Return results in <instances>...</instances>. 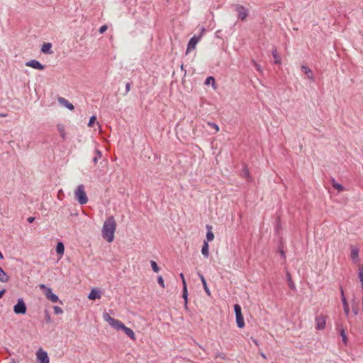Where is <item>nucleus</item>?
Masks as SVG:
<instances>
[{
    "label": "nucleus",
    "instance_id": "obj_4",
    "mask_svg": "<svg viewBox=\"0 0 363 363\" xmlns=\"http://www.w3.org/2000/svg\"><path fill=\"white\" fill-rule=\"evenodd\" d=\"M27 307L22 298H18L16 304L13 306V312L16 314H25Z\"/></svg>",
    "mask_w": 363,
    "mask_h": 363
},
{
    "label": "nucleus",
    "instance_id": "obj_7",
    "mask_svg": "<svg viewBox=\"0 0 363 363\" xmlns=\"http://www.w3.org/2000/svg\"><path fill=\"white\" fill-rule=\"evenodd\" d=\"M26 66L30 67L38 70H43L45 69V66L36 60H31L26 62Z\"/></svg>",
    "mask_w": 363,
    "mask_h": 363
},
{
    "label": "nucleus",
    "instance_id": "obj_30",
    "mask_svg": "<svg viewBox=\"0 0 363 363\" xmlns=\"http://www.w3.org/2000/svg\"><path fill=\"white\" fill-rule=\"evenodd\" d=\"M234 311L235 316L242 315V308L239 304L234 305Z\"/></svg>",
    "mask_w": 363,
    "mask_h": 363
},
{
    "label": "nucleus",
    "instance_id": "obj_27",
    "mask_svg": "<svg viewBox=\"0 0 363 363\" xmlns=\"http://www.w3.org/2000/svg\"><path fill=\"white\" fill-rule=\"evenodd\" d=\"M55 250H56L57 254L62 255L64 253V251H65V246H64L63 242H58L57 245H56Z\"/></svg>",
    "mask_w": 363,
    "mask_h": 363
},
{
    "label": "nucleus",
    "instance_id": "obj_3",
    "mask_svg": "<svg viewBox=\"0 0 363 363\" xmlns=\"http://www.w3.org/2000/svg\"><path fill=\"white\" fill-rule=\"evenodd\" d=\"M233 7L238 12V18L242 21H245L249 15V10L244 6L239 4H233Z\"/></svg>",
    "mask_w": 363,
    "mask_h": 363
},
{
    "label": "nucleus",
    "instance_id": "obj_52",
    "mask_svg": "<svg viewBox=\"0 0 363 363\" xmlns=\"http://www.w3.org/2000/svg\"><path fill=\"white\" fill-rule=\"evenodd\" d=\"M280 253H281V256H283V257H284V256H285V253H284V252L283 250H281V251L280 252Z\"/></svg>",
    "mask_w": 363,
    "mask_h": 363
},
{
    "label": "nucleus",
    "instance_id": "obj_41",
    "mask_svg": "<svg viewBox=\"0 0 363 363\" xmlns=\"http://www.w3.org/2000/svg\"><path fill=\"white\" fill-rule=\"evenodd\" d=\"M107 28H108V26L106 25H103L99 28V33H104L107 30Z\"/></svg>",
    "mask_w": 363,
    "mask_h": 363
},
{
    "label": "nucleus",
    "instance_id": "obj_20",
    "mask_svg": "<svg viewBox=\"0 0 363 363\" xmlns=\"http://www.w3.org/2000/svg\"><path fill=\"white\" fill-rule=\"evenodd\" d=\"M101 157H102L101 152L98 149H95L94 150V156L92 160V161L95 165L97 164L99 160H100L101 158Z\"/></svg>",
    "mask_w": 363,
    "mask_h": 363
},
{
    "label": "nucleus",
    "instance_id": "obj_47",
    "mask_svg": "<svg viewBox=\"0 0 363 363\" xmlns=\"http://www.w3.org/2000/svg\"><path fill=\"white\" fill-rule=\"evenodd\" d=\"M35 220V218L34 217H29L27 220L29 223H32Z\"/></svg>",
    "mask_w": 363,
    "mask_h": 363
},
{
    "label": "nucleus",
    "instance_id": "obj_36",
    "mask_svg": "<svg viewBox=\"0 0 363 363\" xmlns=\"http://www.w3.org/2000/svg\"><path fill=\"white\" fill-rule=\"evenodd\" d=\"M96 117L95 116H91L89 118V123H88V126L92 127L94 123L96 122Z\"/></svg>",
    "mask_w": 363,
    "mask_h": 363
},
{
    "label": "nucleus",
    "instance_id": "obj_56",
    "mask_svg": "<svg viewBox=\"0 0 363 363\" xmlns=\"http://www.w3.org/2000/svg\"><path fill=\"white\" fill-rule=\"evenodd\" d=\"M61 191H62L61 190L58 191V197H59L60 196H61V194H60V192H61Z\"/></svg>",
    "mask_w": 363,
    "mask_h": 363
},
{
    "label": "nucleus",
    "instance_id": "obj_24",
    "mask_svg": "<svg viewBox=\"0 0 363 363\" xmlns=\"http://www.w3.org/2000/svg\"><path fill=\"white\" fill-rule=\"evenodd\" d=\"M286 278L289 288L292 290L296 289L295 284L292 281L291 275L289 272H286Z\"/></svg>",
    "mask_w": 363,
    "mask_h": 363
},
{
    "label": "nucleus",
    "instance_id": "obj_16",
    "mask_svg": "<svg viewBox=\"0 0 363 363\" xmlns=\"http://www.w3.org/2000/svg\"><path fill=\"white\" fill-rule=\"evenodd\" d=\"M52 44L50 43H45L43 45L41 48V52L45 54H51L52 51L51 50Z\"/></svg>",
    "mask_w": 363,
    "mask_h": 363
},
{
    "label": "nucleus",
    "instance_id": "obj_46",
    "mask_svg": "<svg viewBox=\"0 0 363 363\" xmlns=\"http://www.w3.org/2000/svg\"><path fill=\"white\" fill-rule=\"evenodd\" d=\"M6 289H3L2 290L0 291V298H1L6 293Z\"/></svg>",
    "mask_w": 363,
    "mask_h": 363
},
{
    "label": "nucleus",
    "instance_id": "obj_37",
    "mask_svg": "<svg viewBox=\"0 0 363 363\" xmlns=\"http://www.w3.org/2000/svg\"><path fill=\"white\" fill-rule=\"evenodd\" d=\"M53 309H54V313L55 314H62L63 313L62 309L57 306H54Z\"/></svg>",
    "mask_w": 363,
    "mask_h": 363
},
{
    "label": "nucleus",
    "instance_id": "obj_8",
    "mask_svg": "<svg viewBox=\"0 0 363 363\" xmlns=\"http://www.w3.org/2000/svg\"><path fill=\"white\" fill-rule=\"evenodd\" d=\"M316 329L323 330L325 326V319L323 315H319L315 318Z\"/></svg>",
    "mask_w": 363,
    "mask_h": 363
},
{
    "label": "nucleus",
    "instance_id": "obj_17",
    "mask_svg": "<svg viewBox=\"0 0 363 363\" xmlns=\"http://www.w3.org/2000/svg\"><path fill=\"white\" fill-rule=\"evenodd\" d=\"M9 281V276L0 267V281L6 283Z\"/></svg>",
    "mask_w": 363,
    "mask_h": 363
},
{
    "label": "nucleus",
    "instance_id": "obj_22",
    "mask_svg": "<svg viewBox=\"0 0 363 363\" xmlns=\"http://www.w3.org/2000/svg\"><path fill=\"white\" fill-rule=\"evenodd\" d=\"M358 257H359V249L358 248H354V247H352V250H351V259L353 262H357V259H358Z\"/></svg>",
    "mask_w": 363,
    "mask_h": 363
},
{
    "label": "nucleus",
    "instance_id": "obj_55",
    "mask_svg": "<svg viewBox=\"0 0 363 363\" xmlns=\"http://www.w3.org/2000/svg\"><path fill=\"white\" fill-rule=\"evenodd\" d=\"M61 191H62L61 190L58 191V197H59L60 196H61V194H60V192H61Z\"/></svg>",
    "mask_w": 363,
    "mask_h": 363
},
{
    "label": "nucleus",
    "instance_id": "obj_58",
    "mask_svg": "<svg viewBox=\"0 0 363 363\" xmlns=\"http://www.w3.org/2000/svg\"><path fill=\"white\" fill-rule=\"evenodd\" d=\"M354 314H357V311H354Z\"/></svg>",
    "mask_w": 363,
    "mask_h": 363
},
{
    "label": "nucleus",
    "instance_id": "obj_51",
    "mask_svg": "<svg viewBox=\"0 0 363 363\" xmlns=\"http://www.w3.org/2000/svg\"><path fill=\"white\" fill-rule=\"evenodd\" d=\"M216 357H220V358H222V359H224V358H225V357H224L223 354H219V355L218 354Z\"/></svg>",
    "mask_w": 363,
    "mask_h": 363
},
{
    "label": "nucleus",
    "instance_id": "obj_2",
    "mask_svg": "<svg viewBox=\"0 0 363 363\" xmlns=\"http://www.w3.org/2000/svg\"><path fill=\"white\" fill-rule=\"evenodd\" d=\"M74 195L75 199L81 205H84L87 203L88 197L84 191V186L83 184H79L77 186L74 191Z\"/></svg>",
    "mask_w": 363,
    "mask_h": 363
},
{
    "label": "nucleus",
    "instance_id": "obj_19",
    "mask_svg": "<svg viewBox=\"0 0 363 363\" xmlns=\"http://www.w3.org/2000/svg\"><path fill=\"white\" fill-rule=\"evenodd\" d=\"M208 247L209 246L208 242L204 241L201 248V253L205 257H208L209 256Z\"/></svg>",
    "mask_w": 363,
    "mask_h": 363
},
{
    "label": "nucleus",
    "instance_id": "obj_23",
    "mask_svg": "<svg viewBox=\"0 0 363 363\" xmlns=\"http://www.w3.org/2000/svg\"><path fill=\"white\" fill-rule=\"evenodd\" d=\"M331 184L333 187L337 190L339 192L342 191L345 189L344 186L342 184H338L335 182V179H332Z\"/></svg>",
    "mask_w": 363,
    "mask_h": 363
},
{
    "label": "nucleus",
    "instance_id": "obj_54",
    "mask_svg": "<svg viewBox=\"0 0 363 363\" xmlns=\"http://www.w3.org/2000/svg\"><path fill=\"white\" fill-rule=\"evenodd\" d=\"M253 342H255V345H258V342L257 340H254Z\"/></svg>",
    "mask_w": 363,
    "mask_h": 363
},
{
    "label": "nucleus",
    "instance_id": "obj_59",
    "mask_svg": "<svg viewBox=\"0 0 363 363\" xmlns=\"http://www.w3.org/2000/svg\"><path fill=\"white\" fill-rule=\"evenodd\" d=\"M362 307H363V296H362Z\"/></svg>",
    "mask_w": 363,
    "mask_h": 363
},
{
    "label": "nucleus",
    "instance_id": "obj_18",
    "mask_svg": "<svg viewBox=\"0 0 363 363\" xmlns=\"http://www.w3.org/2000/svg\"><path fill=\"white\" fill-rule=\"evenodd\" d=\"M206 228L208 230L206 233V239L208 241H212L214 239V234L212 232V226L209 225H206Z\"/></svg>",
    "mask_w": 363,
    "mask_h": 363
},
{
    "label": "nucleus",
    "instance_id": "obj_25",
    "mask_svg": "<svg viewBox=\"0 0 363 363\" xmlns=\"http://www.w3.org/2000/svg\"><path fill=\"white\" fill-rule=\"evenodd\" d=\"M182 297L185 302V306L187 305V300H188V291H187V285L186 282L184 281V287H183V291H182Z\"/></svg>",
    "mask_w": 363,
    "mask_h": 363
},
{
    "label": "nucleus",
    "instance_id": "obj_45",
    "mask_svg": "<svg viewBox=\"0 0 363 363\" xmlns=\"http://www.w3.org/2000/svg\"><path fill=\"white\" fill-rule=\"evenodd\" d=\"M39 287H40V289L43 290L44 291L48 288V286H46L43 284H40Z\"/></svg>",
    "mask_w": 363,
    "mask_h": 363
},
{
    "label": "nucleus",
    "instance_id": "obj_38",
    "mask_svg": "<svg viewBox=\"0 0 363 363\" xmlns=\"http://www.w3.org/2000/svg\"><path fill=\"white\" fill-rule=\"evenodd\" d=\"M157 282L162 288H164V282L162 276L157 277Z\"/></svg>",
    "mask_w": 363,
    "mask_h": 363
},
{
    "label": "nucleus",
    "instance_id": "obj_9",
    "mask_svg": "<svg viewBox=\"0 0 363 363\" xmlns=\"http://www.w3.org/2000/svg\"><path fill=\"white\" fill-rule=\"evenodd\" d=\"M57 101H58V102H59L61 105H62V106H64L67 107L69 110H70V111L74 110V106H73V104H72L71 103H69V102L68 101V100H67L65 98H64V97H61V96H60V97H58Z\"/></svg>",
    "mask_w": 363,
    "mask_h": 363
},
{
    "label": "nucleus",
    "instance_id": "obj_29",
    "mask_svg": "<svg viewBox=\"0 0 363 363\" xmlns=\"http://www.w3.org/2000/svg\"><path fill=\"white\" fill-rule=\"evenodd\" d=\"M212 84V85L215 87V85H216V81H215V79L213 77H208L206 79V81H205V84L206 85H208L210 84Z\"/></svg>",
    "mask_w": 363,
    "mask_h": 363
},
{
    "label": "nucleus",
    "instance_id": "obj_39",
    "mask_svg": "<svg viewBox=\"0 0 363 363\" xmlns=\"http://www.w3.org/2000/svg\"><path fill=\"white\" fill-rule=\"evenodd\" d=\"M44 294L46 296V298H48L50 295H51L52 294V289L48 287L45 291H44Z\"/></svg>",
    "mask_w": 363,
    "mask_h": 363
},
{
    "label": "nucleus",
    "instance_id": "obj_13",
    "mask_svg": "<svg viewBox=\"0 0 363 363\" xmlns=\"http://www.w3.org/2000/svg\"><path fill=\"white\" fill-rule=\"evenodd\" d=\"M341 295H342V304H343L344 312L347 315L349 314V312H350L349 305H348V303H347V301L346 300V298H345V296L344 295V291H343V289L342 288H341Z\"/></svg>",
    "mask_w": 363,
    "mask_h": 363
},
{
    "label": "nucleus",
    "instance_id": "obj_35",
    "mask_svg": "<svg viewBox=\"0 0 363 363\" xmlns=\"http://www.w3.org/2000/svg\"><path fill=\"white\" fill-rule=\"evenodd\" d=\"M208 125L215 130V133H217L219 131V127L217 124L212 123V122H208Z\"/></svg>",
    "mask_w": 363,
    "mask_h": 363
},
{
    "label": "nucleus",
    "instance_id": "obj_32",
    "mask_svg": "<svg viewBox=\"0 0 363 363\" xmlns=\"http://www.w3.org/2000/svg\"><path fill=\"white\" fill-rule=\"evenodd\" d=\"M48 299L50 300L52 303H56L59 301V298H58L57 295H56L53 293L51 295H50V296L48 298Z\"/></svg>",
    "mask_w": 363,
    "mask_h": 363
},
{
    "label": "nucleus",
    "instance_id": "obj_26",
    "mask_svg": "<svg viewBox=\"0 0 363 363\" xmlns=\"http://www.w3.org/2000/svg\"><path fill=\"white\" fill-rule=\"evenodd\" d=\"M272 56L274 59V63L275 64H280L281 63V58L278 54L277 48H274L272 50Z\"/></svg>",
    "mask_w": 363,
    "mask_h": 363
},
{
    "label": "nucleus",
    "instance_id": "obj_40",
    "mask_svg": "<svg viewBox=\"0 0 363 363\" xmlns=\"http://www.w3.org/2000/svg\"><path fill=\"white\" fill-rule=\"evenodd\" d=\"M242 174L244 177H250V172L249 170L245 167L242 169Z\"/></svg>",
    "mask_w": 363,
    "mask_h": 363
},
{
    "label": "nucleus",
    "instance_id": "obj_33",
    "mask_svg": "<svg viewBox=\"0 0 363 363\" xmlns=\"http://www.w3.org/2000/svg\"><path fill=\"white\" fill-rule=\"evenodd\" d=\"M103 318L108 323H110L111 322V320H113L114 319L108 313H104Z\"/></svg>",
    "mask_w": 363,
    "mask_h": 363
},
{
    "label": "nucleus",
    "instance_id": "obj_15",
    "mask_svg": "<svg viewBox=\"0 0 363 363\" xmlns=\"http://www.w3.org/2000/svg\"><path fill=\"white\" fill-rule=\"evenodd\" d=\"M301 70L305 73L307 78H308L309 79H312V80L313 79V74L311 69L308 66L302 65Z\"/></svg>",
    "mask_w": 363,
    "mask_h": 363
},
{
    "label": "nucleus",
    "instance_id": "obj_28",
    "mask_svg": "<svg viewBox=\"0 0 363 363\" xmlns=\"http://www.w3.org/2000/svg\"><path fill=\"white\" fill-rule=\"evenodd\" d=\"M57 130L59 131V133L60 134L61 138L63 140H65V138H66V132H65L64 125H62V124H58L57 125Z\"/></svg>",
    "mask_w": 363,
    "mask_h": 363
},
{
    "label": "nucleus",
    "instance_id": "obj_57",
    "mask_svg": "<svg viewBox=\"0 0 363 363\" xmlns=\"http://www.w3.org/2000/svg\"><path fill=\"white\" fill-rule=\"evenodd\" d=\"M6 116V114H1V115H0V116H3V117H4V116Z\"/></svg>",
    "mask_w": 363,
    "mask_h": 363
},
{
    "label": "nucleus",
    "instance_id": "obj_44",
    "mask_svg": "<svg viewBox=\"0 0 363 363\" xmlns=\"http://www.w3.org/2000/svg\"><path fill=\"white\" fill-rule=\"evenodd\" d=\"M45 320H46L47 323H50V315H49V313H48V312L47 311H45Z\"/></svg>",
    "mask_w": 363,
    "mask_h": 363
},
{
    "label": "nucleus",
    "instance_id": "obj_6",
    "mask_svg": "<svg viewBox=\"0 0 363 363\" xmlns=\"http://www.w3.org/2000/svg\"><path fill=\"white\" fill-rule=\"evenodd\" d=\"M37 359L40 363H49V357L46 352L43 351L42 349L38 350L37 353Z\"/></svg>",
    "mask_w": 363,
    "mask_h": 363
},
{
    "label": "nucleus",
    "instance_id": "obj_48",
    "mask_svg": "<svg viewBox=\"0 0 363 363\" xmlns=\"http://www.w3.org/2000/svg\"><path fill=\"white\" fill-rule=\"evenodd\" d=\"M179 277H181L182 280V285L184 286V281H185V279H184V274L183 273H181L179 274Z\"/></svg>",
    "mask_w": 363,
    "mask_h": 363
},
{
    "label": "nucleus",
    "instance_id": "obj_50",
    "mask_svg": "<svg viewBox=\"0 0 363 363\" xmlns=\"http://www.w3.org/2000/svg\"><path fill=\"white\" fill-rule=\"evenodd\" d=\"M260 355H261L264 359H266V358H267L266 355H265V354H264V353H263V352H261V353H260Z\"/></svg>",
    "mask_w": 363,
    "mask_h": 363
},
{
    "label": "nucleus",
    "instance_id": "obj_5",
    "mask_svg": "<svg viewBox=\"0 0 363 363\" xmlns=\"http://www.w3.org/2000/svg\"><path fill=\"white\" fill-rule=\"evenodd\" d=\"M201 39V35H194L193 36L189 41L187 45V48L186 51V55H187L190 51L195 49L196 44Z\"/></svg>",
    "mask_w": 363,
    "mask_h": 363
},
{
    "label": "nucleus",
    "instance_id": "obj_34",
    "mask_svg": "<svg viewBox=\"0 0 363 363\" xmlns=\"http://www.w3.org/2000/svg\"><path fill=\"white\" fill-rule=\"evenodd\" d=\"M340 336L342 337V342L346 344L347 342V337L344 329L340 330Z\"/></svg>",
    "mask_w": 363,
    "mask_h": 363
},
{
    "label": "nucleus",
    "instance_id": "obj_11",
    "mask_svg": "<svg viewBox=\"0 0 363 363\" xmlns=\"http://www.w3.org/2000/svg\"><path fill=\"white\" fill-rule=\"evenodd\" d=\"M88 298L90 300H95L96 298H101V293H100V291L98 289H93L90 291V293H89V294L88 296Z\"/></svg>",
    "mask_w": 363,
    "mask_h": 363
},
{
    "label": "nucleus",
    "instance_id": "obj_42",
    "mask_svg": "<svg viewBox=\"0 0 363 363\" xmlns=\"http://www.w3.org/2000/svg\"><path fill=\"white\" fill-rule=\"evenodd\" d=\"M252 63L255 67V69L258 71V72H261V67L259 64H257L256 62H255L254 60H252Z\"/></svg>",
    "mask_w": 363,
    "mask_h": 363
},
{
    "label": "nucleus",
    "instance_id": "obj_31",
    "mask_svg": "<svg viewBox=\"0 0 363 363\" xmlns=\"http://www.w3.org/2000/svg\"><path fill=\"white\" fill-rule=\"evenodd\" d=\"M150 264H151L152 270L155 272H158L160 271V267H158V265H157L156 262H155L153 260H151L150 261Z\"/></svg>",
    "mask_w": 363,
    "mask_h": 363
},
{
    "label": "nucleus",
    "instance_id": "obj_21",
    "mask_svg": "<svg viewBox=\"0 0 363 363\" xmlns=\"http://www.w3.org/2000/svg\"><path fill=\"white\" fill-rule=\"evenodd\" d=\"M236 317V323L239 328H243L245 327V321L242 314L240 315H237Z\"/></svg>",
    "mask_w": 363,
    "mask_h": 363
},
{
    "label": "nucleus",
    "instance_id": "obj_1",
    "mask_svg": "<svg viewBox=\"0 0 363 363\" xmlns=\"http://www.w3.org/2000/svg\"><path fill=\"white\" fill-rule=\"evenodd\" d=\"M116 229V223L113 216H109L104 223L102 228V237L108 242L114 239V233Z\"/></svg>",
    "mask_w": 363,
    "mask_h": 363
},
{
    "label": "nucleus",
    "instance_id": "obj_53",
    "mask_svg": "<svg viewBox=\"0 0 363 363\" xmlns=\"http://www.w3.org/2000/svg\"><path fill=\"white\" fill-rule=\"evenodd\" d=\"M4 258V256H3V254L1 253V252L0 251V259H3Z\"/></svg>",
    "mask_w": 363,
    "mask_h": 363
},
{
    "label": "nucleus",
    "instance_id": "obj_43",
    "mask_svg": "<svg viewBox=\"0 0 363 363\" xmlns=\"http://www.w3.org/2000/svg\"><path fill=\"white\" fill-rule=\"evenodd\" d=\"M130 89V84L129 82H128L125 84V92L123 94L124 96L126 95L129 92Z\"/></svg>",
    "mask_w": 363,
    "mask_h": 363
},
{
    "label": "nucleus",
    "instance_id": "obj_14",
    "mask_svg": "<svg viewBox=\"0 0 363 363\" xmlns=\"http://www.w3.org/2000/svg\"><path fill=\"white\" fill-rule=\"evenodd\" d=\"M123 328H122L121 330H123L126 335H128L133 340H135V333L131 328L126 327L125 325H123Z\"/></svg>",
    "mask_w": 363,
    "mask_h": 363
},
{
    "label": "nucleus",
    "instance_id": "obj_10",
    "mask_svg": "<svg viewBox=\"0 0 363 363\" xmlns=\"http://www.w3.org/2000/svg\"><path fill=\"white\" fill-rule=\"evenodd\" d=\"M198 275L202 282V285H203V289L205 291V292L206 293V294L208 296H211V291H210V289H208V285H207V282L203 277V275L202 274H201L200 272H198Z\"/></svg>",
    "mask_w": 363,
    "mask_h": 363
},
{
    "label": "nucleus",
    "instance_id": "obj_49",
    "mask_svg": "<svg viewBox=\"0 0 363 363\" xmlns=\"http://www.w3.org/2000/svg\"><path fill=\"white\" fill-rule=\"evenodd\" d=\"M205 32V28H201V33L199 35H201V37L203 35V33Z\"/></svg>",
    "mask_w": 363,
    "mask_h": 363
},
{
    "label": "nucleus",
    "instance_id": "obj_12",
    "mask_svg": "<svg viewBox=\"0 0 363 363\" xmlns=\"http://www.w3.org/2000/svg\"><path fill=\"white\" fill-rule=\"evenodd\" d=\"M109 325L112 326L113 328L116 329L117 330L123 328V327L124 325V324L121 321L115 318L113 320H111Z\"/></svg>",
    "mask_w": 363,
    "mask_h": 363
}]
</instances>
